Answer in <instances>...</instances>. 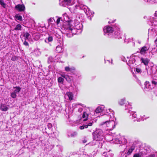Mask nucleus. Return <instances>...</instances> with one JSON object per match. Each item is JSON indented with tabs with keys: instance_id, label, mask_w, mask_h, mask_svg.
I'll use <instances>...</instances> for the list:
<instances>
[{
	"instance_id": "34",
	"label": "nucleus",
	"mask_w": 157,
	"mask_h": 157,
	"mask_svg": "<svg viewBox=\"0 0 157 157\" xmlns=\"http://www.w3.org/2000/svg\"><path fill=\"white\" fill-rule=\"evenodd\" d=\"M125 98H123L122 99H121L119 101V104L121 105H122L124 104H125Z\"/></svg>"
},
{
	"instance_id": "56",
	"label": "nucleus",
	"mask_w": 157,
	"mask_h": 157,
	"mask_svg": "<svg viewBox=\"0 0 157 157\" xmlns=\"http://www.w3.org/2000/svg\"><path fill=\"white\" fill-rule=\"evenodd\" d=\"M124 59H122V60L124 62H127V60H126V59H125V58L124 57Z\"/></svg>"
},
{
	"instance_id": "18",
	"label": "nucleus",
	"mask_w": 157,
	"mask_h": 157,
	"mask_svg": "<svg viewBox=\"0 0 157 157\" xmlns=\"http://www.w3.org/2000/svg\"><path fill=\"white\" fill-rule=\"evenodd\" d=\"M135 56L134 55H132V56L128 60V63H127L129 65V64H133L135 62L136 60L133 58Z\"/></svg>"
},
{
	"instance_id": "53",
	"label": "nucleus",
	"mask_w": 157,
	"mask_h": 157,
	"mask_svg": "<svg viewBox=\"0 0 157 157\" xmlns=\"http://www.w3.org/2000/svg\"><path fill=\"white\" fill-rule=\"evenodd\" d=\"M155 155L154 154H152L150 155L148 157H155Z\"/></svg>"
},
{
	"instance_id": "43",
	"label": "nucleus",
	"mask_w": 157,
	"mask_h": 157,
	"mask_svg": "<svg viewBox=\"0 0 157 157\" xmlns=\"http://www.w3.org/2000/svg\"><path fill=\"white\" fill-rule=\"evenodd\" d=\"M47 126L48 129H51L52 127V124L50 123H48L47 124Z\"/></svg>"
},
{
	"instance_id": "24",
	"label": "nucleus",
	"mask_w": 157,
	"mask_h": 157,
	"mask_svg": "<svg viewBox=\"0 0 157 157\" xmlns=\"http://www.w3.org/2000/svg\"><path fill=\"white\" fill-rule=\"evenodd\" d=\"M52 37L51 36H49L48 38L45 39L44 41L46 43H49L50 42L52 41Z\"/></svg>"
},
{
	"instance_id": "7",
	"label": "nucleus",
	"mask_w": 157,
	"mask_h": 157,
	"mask_svg": "<svg viewBox=\"0 0 157 157\" xmlns=\"http://www.w3.org/2000/svg\"><path fill=\"white\" fill-rule=\"evenodd\" d=\"M104 108L105 106L103 105H101L98 107L95 111H92V113L94 115L98 117L99 115H101V114L103 113L104 111Z\"/></svg>"
},
{
	"instance_id": "40",
	"label": "nucleus",
	"mask_w": 157,
	"mask_h": 157,
	"mask_svg": "<svg viewBox=\"0 0 157 157\" xmlns=\"http://www.w3.org/2000/svg\"><path fill=\"white\" fill-rule=\"evenodd\" d=\"M63 81L64 79L62 77H60L58 78V81L59 83H63Z\"/></svg>"
},
{
	"instance_id": "31",
	"label": "nucleus",
	"mask_w": 157,
	"mask_h": 157,
	"mask_svg": "<svg viewBox=\"0 0 157 157\" xmlns=\"http://www.w3.org/2000/svg\"><path fill=\"white\" fill-rule=\"evenodd\" d=\"M62 76L68 82H71V77H70L68 75H63Z\"/></svg>"
},
{
	"instance_id": "64",
	"label": "nucleus",
	"mask_w": 157,
	"mask_h": 157,
	"mask_svg": "<svg viewBox=\"0 0 157 157\" xmlns=\"http://www.w3.org/2000/svg\"><path fill=\"white\" fill-rule=\"evenodd\" d=\"M50 59V58H49L48 59V62H49V60Z\"/></svg>"
},
{
	"instance_id": "41",
	"label": "nucleus",
	"mask_w": 157,
	"mask_h": 157,
	"mask_svg": "<svg viewBox=\"0 0 157 157\" xmlns=\"http://www.w3.org/2000/svg\"><path fill=\"white\" fill-rule=\"evenodd\" d=\"M109 152H105L103 153L102 157H108L109 156Z\"/></svg>"
},
{
	"instance_id": "8",
	"label": "nucleus",
	"mask_w": 157,
	"mask_h": 157,
	"mask_svg": "<svg viewBox=\"0 0 157 157\" xmlns=\"http://www.w3.org/2000/svg\"><path fill=\"white\" fill-rule=\"evenodd\" d=\"M146 69L147 74L149 75L155 73L157 71L155 66L153 64L152 65H151L150 67H146Z\"/></svg>"
},
{
	"instance_id": "6",
	"label": "nucleus",
	"mask_w": 157,
	"mask_h": 157,
	"mask_svg": "<svg viewBox=\"0 0 157 157\" xmlns=\"http://www.w3.org/2000/svg\"><path fill=\"white\" fill-rule=\"evenodd\" d=\"M93 138L96 141L101 140L104 138V134L102 130L97 129L92 133Z\"/></svg>"
},
{
	"instance_id": "48",
	"label": "nucleus",
	"mask_w": 157,
	"mask_h": 157,
	"mask_svg": "<svg viewBox=\"0 0 157 157\" xmlns=\"http://www.w3.org/2000/svg\"><path fill=\"white\" fill-rule=\"evenodd\" d=\"M61 18H58L56 20V23L58 25L60 22V21Z\"/></svg>"
},
{
	"instance_id": "26",
	"label": "nucleus",
	"mask_w": 157,
	"mask_h": 157,
	"mask_svg": "<svg viewBox=\"0 0 157 157\" xmlns=\"http://www.w3.org/2000/svg\"><path fill=\"white\" fill-rule=\"evenodd\" d=\"M21 28H22V26L20 24H18L17 25L15 28H14V29L13 30H20L21 31Z\"/></svg>"
},
{
	"instance_id": "49",
	"label": "nucleus",
	"mask_w": 157,
	"mask_h": 157,
	"mask_svg": "<svg viewBox=\"0 0 157 157\" xmlns=\"http://www.w3.org/2000/svg\"><path fill=\"white\" fill-rule=\"evenodd\" d=\"M53 146L51 145L50 146V147L49 148H48V149L49 150H51L53 148Z\"/></svg>"
},
{
	"instance_id": "37",
	"label": "nucleus",
	"mask_w": 157,
	"mask_h": 157,
	"mask_svg": "<svg viewBox=\"0 0 157 157\" xmlns=\"http://www.w3.org/2000/svg\"><path fill=\"white\" fill-rule=\"evenodd\" d=\"M15 18L19 21H22V17L21 16L16 15L15 16Z\"/></svg>"
},
{
	"instance_id": "21",
	"label": "nucleus",
	"mask_w": 157,
	"mask_h": 157,
	"mask_svg": "<svg viewBox=\"0 0 157 157\" xmlns=\"http://www.w3.org/2000/svg\"><path fill=\"white\" fill-rule=\"evenodd\" d=\"M56 32H55L54 33V34L58 38H59L60 37V35L59 34V33H60L61 32H62V30L60 31V30L59 29H56Z\"/></svg>"
},
{
	"instance_id": "45",
	"label": "nucleus",
	"mask_w": 157,
	"mask_h": 157,
	"mask_svg": "<svg viewBox=\"0 0 157 157\" xmlns=\"http://www.w3.org/2000/svg\"><path fill=\"white\" fill-rule=\"evenodd\" d=\"M83 107L81 106V107H80L78 109V111L80 113L83 110Z\"/></svg>"
},
{
	"instance_id": "55",
	"label": "nucleus",
	"mask_w": 157,
	"mask_h": 157,
	"mask_svg": "<svg viewBox=\"0 0 157 157\" xmlns=\"http://www.w3.org/2000/svg\"><path fill=\"white\" fill-rule=\"evenodd\" d=\"M115 21V20H113L112 21V22H111L110 21H109L108 22V23H114Z\"/></svg>"
},
{
	"instance_id": "16",
	"label": "nucleus",
	"mask_w": 157,
	"mask_h": 157,
	"mask_svg": "<svg viewBox=\"0 0 157 157\" xmlns=\"http://www.w3.org/2000/svg\"><path fill=\"white\" fill-rule=\"evenodd\" d=\"M140 61L141 63H143L146 66L148 65L149 61V60L147 58H144L142 57L141 58Z\"/></svg>"
},
{
	"instance_id": "15",
	"label": "nucleus",
	"mask_w": 157,
	"mask_h": 157,
	"mask_svg": "<svg viewBox=\"0 0 157 157\" xmlns=\"http://www.w3.org/2000/svg\"><path fill=\"white\" fill-rule=\"evenodd\" d=\"M15 8L19 12L24 11L25 9V7L24 5L18 4L15 6Z\"/></svg>"
},
{
	"instance_id": "36",
	"label": "nucleus",
	"mask_w": 157,
	"mask_h": 157,
	"mask_svg": "<svg viewBox=\"0 0 157 157\" xmlns=\"http://www.w3.org/2000/svg\"><path fill=\"white\" fill-rule=\"evenodd\" d=\"M151 83L153 85L156 86L157 85V79H153L151 81Z\"/></svg>"
},
{
	"instance_id": "39",
	"label": "nucleus",
	"mask_w": 157,
	"mask_h": 157,
	"mask_svg": "<svg viewBox=\"0 0 157 157\" xmlns=\"http://www.w3.org/2000/svg\"><path fill=\"white\" fill-rule=\"evenodd\" d=\"M0 5L4 8H5L6 7V4L3 0H0Z\"/></svg>"
},
{
	"instance_id": "32",
	"label": "nucleus",
	"mask_w": 157,
	"mask_h": 157,
	"mask_svg": "<svg viewBox=\"0 0 157 157\" xmlns=\"http://www.w3.org/2000/svg\"><path fill=\"white\" fill-rule=\"evenodd\" d=\"M98 141H96V140H94L93 139V140L92 142H90L89 143V144L90 145H96L97 144H98Z\"/></svg>"
},
{
	"instance_id": "5",
	"label": "nucleus",
	"mask_w": 157,
	"mask_h": 157,
	"mask_svg": "<svg viewBox=\"0 0 157 157\" xmlns=\"http://www.w3.org/2000/svg\"><path fill=\"white\" fill-rule=\"evenodd\" d=\"M150 22V25L155 27L149 29L148 36H155L157 35V19L152 18Z\"/></svg>"
},
{
	"instance_id": "4",
	"label": "nucleus",
	"mask_w": 157,
	"mask_h": 157,
	"mask_svg": "<svg viewBox=\"0 0 157 157\" xmlns=\"http://www.w3.org/2000/svg\"><path fill=\"white\" fill-rule=\"evenodd\" d=\"M103 30L105 35L109 37L113 36L118 39L121 38V32L118 25H116L113 27L105 26L104 27Z\"/></svg>"
},
{
	"instance_id": "47",
	"label": "nucleus",
	"mask_w": 157,
	"mask_h": 157,
	"mask_svg": "<svg viewBox=\"0 0 157 157\" xmlns=\"http://www.w3.org/2000/svg\"><path fill=\"white\" fill-rule=\"evenodd\" d=\"M144 150H147L146 153H148L150 152V149L148 148V149H147V147H145L144 148Z\"/></svg>"
},
{
	"instance_id": "33",
	"label": "nucleus",
	"mask_w": 157,
	"mask_h": 157,
	"mask_svg": "<svg viewBox=\"0 0 157 157\" xmlns=\"http://www.w3.org/2000/svg\"><path fill=\"white\" fill-rule=\"evenodd\" d=\"M63 21H69L68 17H67V14L65 13L63 15Z\"/></svg>"
},
{
	"instance_id": "51",
	"label": "nucleus",
	"mask_w": 157,
	"mask_h": 157,
	"mask_svg": "<svg viewBox=\"0 0 157 157\" xmlns=\"http://www.w3.org/2000/svg\"><path fill=\"white\" fill-rule=\"evenodd\" d=\"M34 52L35 54L36 53H38V55H39V54H40V52H39V51L38 50H36L34 51Z\"/></svg>"
},
{
	"instance_id": "27",
	"label": "nucleus",
	"mask_w": 157,
	"mask_h": 157,
	"mask_svg": "<svg viewBox=\"0 0 157 157\" xmlns=\"http://www.w3.org/2000/svg\"><path fill=\"white\" fill-rule=\"evenodd\" d=\"M77 135V132L76 131H74L72 132L69 134H68V136H71V137H76Z\"/></svg>"
},
{
	"instance_id": "44",
	"label": "nucleus",
	"mask_w": 157,
	"mask_h": 157,
	"mask_svg": "<svg viewBox=\"0 0 157 157\" xmlns=\"http://www.w3.org/2000/svg\"><path fill=\"white\" fill-rule=\"evenodd\" d=\"M136 71L138 73H140L141 72V69L139 68H136Z\"/></svg>"
},
{
	"instance_id": "1",
	"label": "nucleus",
	"mask_w": 157,
	"mask_h": 157,
	"mask_svg": "<svg viewBox=\"0 0 157 157\" xmlns=\"http://www.w3.org/2000/svg\"><path fill=\"white\" fill-rule=\"evenodd\" d=\"M74 25L73 26L71 23H67L63 25L62 29V32L65 34L68 37H71L73 34L80 33L82 28V25L79 21L75 20Z\"/></svg>"
},
{
	"instance_id": "12",
	"label": "nucleus",
	"mask_w": 157,
	"mask_h": 157,
	"mask_svg": "<svg viewBox=\"0 0 157 157\" xmlns=\"http://www.w3.org/2000/svg\"><path fill=\"white\" fill-rule=\"evenodd\" d=\"M93 123L94 121H91L87 123L86 124H84L83 125L80 126L79 128L81 130L85 128H88V126H92Z\"/></svg>"
},
{
	"instance_id": "9",
	"label": "nucleus",
	"mask_w": 157,
	"mask_h": 157,
	"mask_svg": "<svg viewBox=\"0 0 157 157\" xmlns=\"http://www.w3.org/2000/svg\"><path fill=\"white\" fill-rule=\"evenodd\" d=\"M132 113V114L130 116L129 118L132 119L134 121H137L139 122L144 120V119L143 118V117L141 116H140V118H137V114L135 113V112H133Z\"/></svg>"
},
{
	"instance_id": "46",
	"label": "nucleus",
	"mask_w": 157,
	"mask_h": 157,
	"mask_svg": "<svg viewBox=\"0 0 157 157\" xmlns=\"http://www.w3.org/2000/svg\"><path fill=\"white\" fill-rule=\"evenodd\" d=\"M26 41V40H25L24 42L23 43V44L25 46H29V44H28V42L27 41Z\"/></svg>"
},
{
	"instance_id": "42",
	"label": "nucleus",
	"mask_w": 157,
	"mask_h": 157,
	"mask_svg": "<svg viewBox=\"0 0 157 157\" xmlns=\"http://www.w3.org/2000/svg\"><path fill=\"white\" fill-rule=\"evenodd\" d=\"M127 105V103H126L125 105V109H130L131 107V105L130 104L128 103V105Z\"/></svg>"
},
{
	"instance_id": "38",
	"label": "nucleus",
	"mask_w": 157,
	"mask_h": 157,
	"mask_svg": "<svg viewBox=\"0 0 157 157\" xmlns=\"http://www.w3.org/2000/svg\"><path fill=\"white\" fill-rule=\"evenodd\" d=\"M34 37L35 40H38L40 38V35L38 34H35L34 36Z\"/></svg>"
},
{
	"instance_id": "52",
	"label": "nucleus",
	"mask_w": 157,
	"mask_h": 157,
	"mask_svg": "<svg viewBox=\"0 0 157 157\" xmlns=\"http://www.w3.org/2000/svg\"><path fill=\"white\" fill-rule=\"evenodd\" d=\"M87 142V140L85 139L83 140H82V142L83 143H85Z\"/></svg>"
},
{
	"instance_id": "63",
	"label": "nucleus",
	"mask_w": 157,
	"mask_h": 157,
	"mask_svg": "<svg viewBox=\"0 0 157 157\" xmlns=\"http://www.w3.org/2000/svg\"><path fill=\"white\" fill-rule=\"evenodd\" d=\"M12 60H13V61L14 60V59H13V58H12Z\"/></svg>"
},
{
	"instance_id": "14",
	"label": "nucleus",
	"mask_w": 157,
	"mask_h": 157,
	"mask_svg": "<svg viewBox=\"0 0 157 157\" xmlns=\"http://www.w3.org/2000/svg\"><path fill=\"white\" fill-rule=\"evenodd\" d=\"M91 115L94 116V114H92V111L90 112L89 114L86 113V112H83L82 115V118L84 119L83 120V121H86L87 120L89 116Z\"/></svg>"
},
{
	"instance_id": "28",
	"label": "nucleus",
	"mask_w": 157,
	"mask_h": 157,
	"mask_svg": "<svg viewBox=\"0 0 157 157\" xmlns=\"http://www.w3.org/2000/svg\"><path fill=\"white\" fill-rule=\"evenodd\" d=\"M135 149V146L133 145H132V146L130 148L127 152L128 155H130L133 151Z\"/></svg>"
},
{
	"instance_id": "61",
	"label": "nucleus",
	"mask_w": 157,
	"mask_h": 157,
	"mask_svg": "<svg viewBox=\"0 0 157 157\" xmlns=\"http://www.w3.org/2000/svg\"><path fill=\"white\" fill-rule=\"evenodd\" d=\"M124 150L123 151H122V153H124ZM121 155H124L123 154H122Z\"/></svg>"
},
{
	"instance_id": "62",
	"label": "nucleus",
	"mask_w": 157,
	"mask_h": 157,
	"mask_svg": "<svg viewBox=\"0 0 157 157\" xmlns=\"http://www.w3.org/2000/svg\"><path fill=\"white\" fill-rule=\"evenodd\" d=\"M113 140V139H112L111 140H108V141H111Z\"/></svg>"
},
{
	"instance_id": "19",
	"label": "nucleus",
	"mask_w": 157,
	"mask_h": 157,
	"mask_svg": "<svg viewBox=\"0 0 157 157\" xmlns=\"http://www.w3.org/2000/svg\"><path fill=\"white\" fill-rule=\"evenodd\" d=\"M8 109L7 106L4 104H2L0 106V109L3 111H6Z\"/></svg>"
},
{
	"instance_id": "35",
	"label": "nucleus",
	"mask_w": 157,
	"mask_h": 157,
	"mask_svg": "<svg viewBox=\"0 0 157 157\" xmlns=\"http://www.w3.org/2000/svg\"><path fill=\"white\" fill-rule=\"evenodd\" d=\"M113 142L116 144H121V138L120 139L116 138L113 140Z\"/></svg>"
},
{
	"instance_id": "25",
	"label": "nucleus",
	"mask_w": 157,
	"mask_h": 157,
	"mask_svg": "<svg viewBox=\"0 0 157 157\" xmlns=\"http://www.w3.org/2000/svg\"><path fill=\"white\" fill-rule=\"evenodd\" d=\"M67 95L69 98V100H71L73 99V95L71 92H67V93L66 96Z\"/></svg>"
},
{
	"instance_id": "30",
	"label": "nucleus",
	"mask_w": 157,
	"mask_h": 157,
	"mask_svg": "<svg viewBox=\"0 0 157 157\" xmlns=\"http://www.w3.org/2000/svg\"><path fill=\"white\" fill-rule=\"evenodd\" d=\"M127 142V140L124 137L121 138V144H125Z\"/></svg>"
},
{
	"instance_id": "54",
	"label": "nucleus",
	"mask_w": 157,
	"mask_h": 157,
	"mask_svg": "<svg viewBox=\"0 0 157 157\" xmlns=\"http://www.w3.org/2000/svg\"><path fill=\"white\" fill-rule=\"evenodd\" d=\"M155 17H157V11H156L155 13Z\"/></svg>"
},
{
	"instance_id": "11",
	"label": "nucleus",
	"mask_w": 157,
	"mask_h": 157,
	"mask_svg": "<svg viewBox=\"0 0 157 157\" xmlns=\"http://www.w3.org/2000/svg\"><path fill=\"white\" fill-rule=\"evenodd\" d=\"M149 49V47L144 46L139 49V53L142 55L144 56L147 54V52Z\"/></svg>"
},
{
	"instance_id": "10",
	"label": "nucleus",
	"mask_w": 157,
	"mask_h": 157,
	"mask_svg": "<svg viewBox=\"0 0 157 157\" xmlns=\"http://www.w3.org/2000/svg\"><path fill=\"white\" fill-rule=\"evenodd\" d=\"M21 90V88L19 86H16L13 87V92L11 93V96L13 98L17 97L16 94L18 93Z\"/></svg>"
},
{
	"instance_id": "58",
	"label": "nucleus",
	"mask_w": 157,
	"mask_h": 157,
	"mask_svg": "<svg viewBox=\"0 0 157 157\" xmlns=\"http://www.w3.org/2000/svg\"><path fill=\"white\" fill-rule=\"evenodd\" d=\"M121 146V147H122L123 148H126V146L124 145H122Z\"/></svg>"
},
{
	"instance_id": "57",
	"label": "nucleus",
	"mask_w": 157,
	"mask_h": 157,
	"mask_svg": "<svg viewBox=\"0 0 157 157\" xmlns=\"http://www.w3.org/2000/svg\"><path fill=\"white\" fill-rule=\"evenodd\" d=\"M155 44H157V38L155 41Z\"/></svg>"
},
{
	"instance_id": "59",
	"label": "nucleus",
	"mask_w": 157,
	"mask_h": 157,
	"mask_svg": "<svg viewBox=\"0 0 157 157\" xmlns=\"http://www.w3.org/2000/svg\"><path fill=\"white\" fill-rule=\"evenodd\" d=\"M138 42L139 44H140L141 43V41L139 40L138 41Z\"/></svg>"
},
{
	"instance_id": "3",
	"label": "nucleus",
	"mask_w": 157,
	"mask_h": 157,
	"mask_svg": "<svg viewBox=\"0 0 157 157\" xmlns=\"http://www.w3.org/2000/svg\"><path fill=\"white\" fill-rule=\"evenodd\" d=\"M106 113L107 114L103 116V118L105 119V121L101 125L106 128L105 129L106 130H112L115 127L116 124L115 122L116 119L113 115L114 112L112 109H106Z\"/></svg>"
},
{
	"instance_id": "60",
	"label": "nucleus",
	"mask_w": 157,
	"mask_h": 157,
	"mask_svg": "<svg viewBox=\"0 0 157 157\" xmlns=\"http://www.w3.org/2000/svg\"><path fill=\"white\" fill-rule=\"evenodd\" d=\"M145 2H148V0H144Z\"/></svg>"
},
{
	"instance_id": "50",
	"label": "nucleus",
	"mask_w": 157,
	"mask_h": 157,
	"mask_svg": "<svg viewBox=\"0 0 157 157\" xmlns=\"http://www.w3.org/2000/svg\"><path fill=\"white\" fill-rule=\"evenodd\" d=\"M54 20V19L53 18H50L49 20H48V21H49V22H52Z\"/></svg>"
},
{
	"instance_id": "17",
	"label": "nucleus",
	"mask_w": 157,
	"mask_h": 157,
	"mask_svg": "<svg viewBox=\"0 0 157 157\" xmlns=\"http://www.w3.org/2000/svg\"><path fill=\"white\" fill-rule=\"evenodd\" d=\"M65 71L67 72H73L75 70V68L73 67H65Z\"/></svg>"
},
{
	"instance_id": "2",
	"label": "nucleus",
	"mask_w": 157,
	"mask_h": 157,
	"mask_svg": "<svg viewBox=\"0 0 157 157\" xmlns=\"http://www.w3.org/2000/svg\"><path fill=\"white\" fill-rule=\"evenodd\" d=\"M63 1L64 3L67 5L71 6L69 8L71 13H74L75 9L79 7L81 9L84 10L88 18L91 20V17L93 16V12L90 11L87 6L79 3H78V5L75 4V2L78 3V0H63Z\"/></svg>"
},
{
	"instance_id": "29",
	"label": "nucleus",
	"mask_w": 157,
	"mask_h": 157,
	"mask_svg": "<svg viewBox=\"0 0 157 157\" xmlns=\"http://www.w3.org/2000/svg\"><path fill=\"white\" fill-rule=\"evenodd\" d=\"M143 156V153L142 152H140L138 153H137L134 154L133 157H142Z\"/></svg>"
},
{
	"instance_id": "20",
	"label": "nucleus",
	"mask_w": 157,
	"mask_h": 157,
	"mask_svg": "<svg viewBox=\"0 0 157 157\" xmlns=\"http://www.w3.org/2000/svg\"><path fill=\"white\" fill-rule=\"evenodd\" d=\"M24 36L25 37V40H30L31 37V35L28 32H25L24 33Z\"/></svg>"
},
{
	"instance_id": "23",
	"label": "nucleus",
	"mask_w": 157,
	"mask_h": 157,
	"mask_svg": "<svg viewBox=\"0 0 157 157\" xmlns=\"http://www.w3.org/2000/svg\"><path fill=\"white\" fill-rule=\"evenodd\" d=\"M78 105H81L83 107H85V106L84 105L80 103H74L72 104V107L74 109H75L78 107Z\"/></svg>"
},
{
	"instance_id": "13",
	"label": "nucleus",
	"mask_w": 157,
	"mask_h": 157,
	"mask_svg": "<svg viewBox=\"0 0 157 157\" xmlns=\"http://www.w3.org/2000/svg\"><path fill=\"white\" fill-rule=\"evenodd\" d=\"M144 85H145L144 89L146 90L150 91L153 88V87L151 86L149 82H146Z\"/></svg>"
},
{
	"instance_id": "22",
	"label": "nucleus",
	"mask_w": 157,
	"mask_h": 157,
	"mask_svg": "<svg viewBox=\"0 0 157 157\" xmlns=\"http://www.w3.org/2000/svg\"><path fill=\"white\" fill-rule=\"evenodd\" d=\"M56 52L57 53H60L62 52V48L61 45L57 46L56 49Z\"/></svg>"
}]
</instances>
